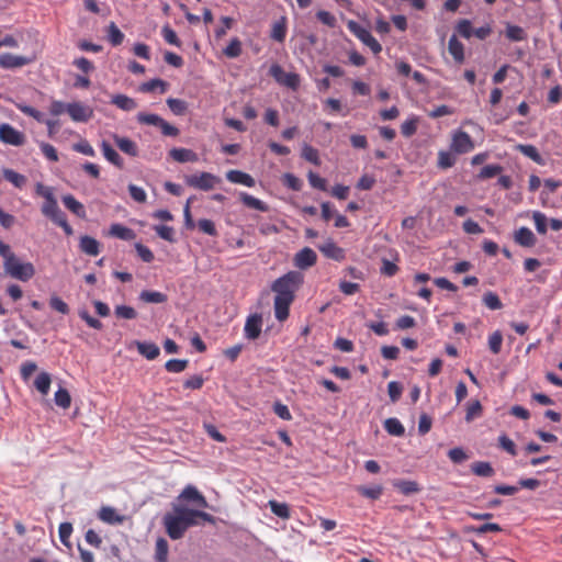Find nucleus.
Wrapping results in <instances>:
<instances>
[{"mask_svg":"<svg viewBox=\"0 0 562 562\" xmlns=\"http://www.w3.org/2000/svg\"><path fill=\"white\" fill-rule=\"evenodd\" d=\"M303 282L304 276L300 271L292 270L271 284V290L276 294L273 300L274 316L279 322H284L289 317L290 306Z\"/></svg>","mask_w":562,"mask_h":562,"instance_id":"f257e3e1","label":"nucleus"},{"mask_svg":"<svg viewBox=\"0 0 562 562\" xmlns=\"http://www.w3.org/2000/svg\"><path fill=\"white\" fill-rule=\"evenodd\" d=\"M199 519L210 524L215 521L214 517L209 513L191 509L178 504L173 505V513L165 515L164 525L167 535L172 540H178L184 536L188 528L200 525Z\"/></svg>","mask_w":562,"mask_h":562,"instance_id":"f03ea898","label":"nucleus"},{"mask_svg":"<svg viewBox=\"0 0 562 562\" xmlns=\"http://www.w3.org/2000/svg\"><path fill=\"white\" fill-rule=\"evenodd\" d=\"M0 256L3 258V266L12 278L20 281H29L35 274V268L31 262H20L16 256L11 251L9 245L0 240Z\"/></svg>","mask_w":562,"mask_h":562,"instance_id":"7ed1b4c3","label":"nucleus"},{"mask_svg":"<svg viewBox=\"0 0 562 562\" xmlns=\"http://www.w3.org/2000/svg\"><path fill=\"white\" fill-rule=\"evenodd\" d=\"M348 30L366 46H368L373 54L378 55L382 52L381 44L372 36L369 30L360 25L358 22L350 20L347 23Z\"/></svg>","mask_w":562,"mask_h":562,"instance_id":"20e7f679","label":"nucleus"},{"mask_svg":"<svg viewBox=\"0 0 562 562\" xmlns=\"http://www.w3.org/2000/svg\"><path fill=\"white\" fill-rule=\"evenodd\" d=\"M450 149L458 155L467 154L474 149V142L467 132L457 130L451 135Z\"/></svg>","mask_w":562,"mask_h":562,"instance_id":"39448f33","label":"nucleus"},{"mask_svg":"<svg viewBox=\"0 0 562 562\" xmlns=\"http://www.w3.org/2000/svg\"><path fill=\"white\" fill-rule=\"evenodd\" d=\"M220 181L218 177L205 171L186 177V183L189 187L203 191L212 190Z\"/></svg>","mask_w":562,"mask_h":562,"instance_id":"423d86ee","label":"nucleus"},{"mask_svg":"<svg viewBox=\"0 0 562 562\" xmlns=\"http://www.w3.org/2000/svg\"><path fill=\"white\" fill-rule=\"evenodd\" d=\"M0 142L12 146H22L25 135L8 123L0 124Z\"/></svg>","mask_w":562,"mask_h":562,"instance_id":"0eeeda50","label":"nucleus"},{"mask_svg":"<svg viewBox=\"0 0 562 562\" xmlns=\"http://www.w3.org/2000/svg\"><path fill=\"white\" fill-rule=\"evenodd\" d=\"M270 75L281 85L296 90L300 86V76L295 72H284L279 65H272Z\"/></svg>","mask_w":562,"mask_h":562,"instance_id":"6e6552de","label":"nucleus"},{"mask_svg":"<svg viewBox=\"0 0 562 562\" xmlns=\"http://www.w3.org/2000/svg\"><path fill=\"white\" fill-rule=\"evenodd\" d=\"M67 114L74 122L86 123L93 116V109L82 102L68 103Z\"/></svg>","mask_w":562,"mask_h":562,"instance_id":"1a4fd4ad","label":"nucleus"},{"mask_svg":"<svg viewBox=\"0 0 562 562\" xmlns=\"http://www.w3.org/2000/svg\"><path fill=\"white\" fill-rule=\"evenodd\" d=\"M316 261H317V255L310 247H304L303 249L297 251L293 258L294 266L301 270H306V269L315 266Z\"/></svg>","mask_w":562,"mask_h":562,"instance_id":"9d476101","label":"nucleus"},{"mask_svg":"<svg viewBox=\"0 0 562 562\" xmlns=\"http://www.w3.org/2000/svg\"><path fill=\"white\" fill-rule=\"evenodd\" d=\"M34 59L35 57L4 53L0 55V67L4 69L20 68L33 63Z\"/></svg>","mask_w":562,"mask_h":562,"instance_id":"9b49d317","label":"nucleus"},{"mask_svg":"<svg viewBox=\"0 0 562 562\" xmlns=\"http://www.w3.org/2000/svg\"><path fill=\"white\" fill-rule=\"evenodd\" d=\"M262 327V317L260 314H251L247 317L244 334L245 337L249 340L257 339L261 334Z\"/></svg>","mask_w":562,"mask_h":562,"instance_id":"f8f14e48","label":"nucleus"},{"mask_svg":"<svg viewBox=\"0 0 562 562\" xmlns=\"http://www.w3.org/2000/svg\"><path fill=\"white\" fill-rule=\"evenodd\" d=\"M178 501L191 502L202 508L209 506L206 498L193 485L186 486L178 496Z\"/></svg>","mask_w":562,"mask_h":562,"instance_id":"ddd939ff","label":"nucleus"},{"mask_svg":"<svg viewBox=\"0 0 562 562\" xmlns=\"http://www.w3.org/2000/svg\"><path fill=\"white\" fill-rule=\"evenodd\" d=\"M41 211L43 215L50 218L54 223L65 215V213L59 209L53 193H47Z\"/></svg>","mask_w":562,"mask_h":562,"instance_id":"4468645a","label":"nucleus"},{"mask_svg":"<svg viewBox=\"0 0 562 562\" xmlns=\"http://www.w3.org/2000/svg\"><path fill=\"white\" fill-rule=\"evenodd\" d=\"M318 249L325 257L335 261H342L346 258L345 250L330 239L321 245Z\"/></svg>","mask_w":562,"mask_h":562,"instance_id":"2eb2a0df","label":"nucleus"},{"mask_svg":"<svg viewBox=\"0 0 562 562\" xmlns=\"http://www.w3.org/2000/svg\"><path fill=\"white\" fill-rule=\"evenodd\" d=\"M113 140L115 145L119 147V149L122 150L124 154L131 157L138 156V147L134 140L127 137L119 136L117 134L113 135Z\"/></svg>","mask_w":562,"mask_h":562,"instance_id":"dca6fc26","label":"nucleus"},{"mask_svg":"<svg viewBox=\"0 0 562 562\" xmlns=\"http://www.w3.org/2000/svg\"><path fill=\"white\" fill-rule=\"evenodd\" d=\"M226 179L233 183H239L248 188H252L256 184L255 179L250 175L240 170L227 171Z\"/></svg>","mask_w":562,"mask_h":562,"instance_id":"f3484780","label":"nucleus"},{"mask_svg":"<svg viewBox=\"0 0 562 562\" xmlns=\"http://www.w3.org/2000/svg\"><path fill=\"white\" fill-rule=\"evenodd\" d=\"M80 250L89 256H98L100 254V243L88 235L81 236L79 243Z\"/></svg>","mask_w":562,"mask_h":562,"instance_id":"a211bd4d","label":"nucleus"},{"mask_svg":"<svg viewBox=\"0 0 562 562\" xmlns=\"http://www.w3.org/2000/svg\"><path fill=\"white\" fill-rule=\"evenodd\" d=\"M286 18L281 16L278 21L272 23L270 37L276 42L283 43L286 37Z\"/></svg>","mask_w":562,"mask_h":562,"instance_id":"6ab92c4d","label":"nucleus"},{"mask_svg":"<svg viewBox=\"0 0 562 562\" xmlns=\"http://www.w3.org/2000/svg\"><path fill=\"white\" fill-rule=\"evenodd\" d=\"M111 104L126 112L133 111L137 108V103L133 98L122 93L112 95Z\"/></svg>","mask_w":562,"mask_h":562,"instance_id":"aec40b11","label":"nucleus"},{"mask_svg":"<svg viewBox=\"0 0 562 562\" xmlns=\"http://www.w3.org/2000/svg\"><path fill=\"white\" fill-rule=\"evenodd\" d=\"M515 241L522 247L535 246L537 239L528 227H520L515 232Z\"/></svg>","mask_w":562,"mask_h":562,"instance_id":"412c9836","label":"nucleus"},{"mask_svg":"<svg viewBox=\"0 0 562 562\" xmlns=\"http://www.w3.org/2000/svg\"><path fill=\"white\" fill-rule=\"evenodd\" d=\"M138 352L148 360H154L160 355L159 347L154 342L136 341Z\"/></svg>","mask_w":562,"mask_h":562,"instance_id":"4be33fe9","label":"nucleus"},{"mask_svg":"<svg viewBox=\"0 0 562 562\" xmlns=\"http://www.w3.org/2000/svg\"><path fill=\"white\" fill-rule=\"evenodd\" d=\"M169 156L178 162H194L198 160V155L193 150L187 148H172L169 151Z\"/></svg>","mask_w":562,"mask_h":562,"instance_id":"5701e85b","label":"nucleus"},{"mask_svg":"<svg viewBox=\"0 0 562 562\" xmlns=\"http://www.w3.org/2000/svg\"><path fill=\"white\" fill-rule=\"evenodd\" d=\"M448 49L453 59L461 64L464 60V46L463 44L457 38L456 35H452L448 42Z\"/></svg>","mask_w":562,"mask_h":562,"instance_id":"b1692460","label":"nucleus"},{"mask_svg":"<svg viewBox=\"0 0 562 562\" xmlns=\"http://www.w3.org/2000/svg\"><path fill=\"white\" fill-rule=\"evenodd\" d=\"M392 485L404 495L415 494L420 490L417 482L409 480H394Z\"/></svg>","mask_w":562,"mask_h":562,"instance_id":"393cba45","label":"nucleus"},{"mask_svg":"<svg viewBox=\"0 0 562 562\" xmlns=\"http://www.w3.org/2000/svg\"><path fill=\"white\" fill-rule=\"evenodd\" d=\"M63 203L70 212H72L78 217H86L85 206L82 205V203L77 201L71 194L64 195Z\"/></svg>","mask_w":562,"mask_h":562,"instance_id":"a878e982","label":"nucleus"},{"mask_svg":"<svg viewBox=\"0 0 562 562\" xmlns=\"http://www.w3.org/2000/svg\"><path fill=\"white\" fill-rule=\"evenodd\" d=\"M101 149L104 158L108 161H110L117 168H123L124 162L122 157L112 148V146L108 142L103 140L101 143Z\"/></svg>","mask_w":562,"mask_h":562,"instance_id":"bb28decb","label":"nucleus"},{"mask_svg":"<svg viewBox=\"0 0 562 562\" xmlns=\"http://www.w3.org/2000/svg\"><path fill=\"white\" fill-rule=\"evenodd\" d=\"M239 199L244 203V205H246L249 209H254L260 212H267L269 210L268 205L265 202L246 192H240Z\"/></svg>","mask_w":562,"mask_h":562,"instance_id":"cd10ccee","label":"nucleus"},{"mask_svg":"<svg viewBox=\"0 0 562 562\" xmlns=\"http://www.w3.org/2000/svg\"><path fill=\"white\" fill-rule=\"evenodd\" d=\"M110 235L123 240H132L136 236L132 228L117 223L111 225Z\"/></svg>","mask_w":562,"mask_h":562,"instance_id":"c85d7f7f","label":"nucleus"},{"mask_svg":"<svg viewBox=\"0 0 562 562\" xmlns=\"http://www.w3.org/2000/svg\"><path fill=\"white\" fill-rule=\"evenodd\" d=\"M471 471L473 474L482 477H491L495 474V470L492 464L486 461H476L471 464Z\"/></svg>","mask_w":562,"mask_h":562,"instance_id":"c756f323","label":"nucleus"},{"mask_svg":"<svg viewBox=\"0 0 562 562\" xmlns=\"http://www.w3.org/2000/svg\"><path fill=\"white\" fill-rule=\"evenodd\" d=\"M99 518L102 521L111 525L121 524L123 521V518L120 515H117L116 510L108 506H104L100 509Z\"/></svg>","mask_w":562,"mask_h":562,"instance_id":"7c9ffc66","label":"nucleus"},{"mask_svg":"<svg viewBox=\"0 0 562 562\" xmlns=\"http://www.w3.org/2000/svg\"><path fill=\"white\" fill-rule=\"evenodd\" d=\"M516 149L532 161L542 164V157L536 146L530 144H519L516 146Z\"/></svg>","mask_w":562,"mask_h":562,"instance_id":"2f4dec72","label":"nucleus"},{"mask_svg":"<svg viewBox=\"0 0 562 562\" xmlns=\"http://www.w3.org/2000/svg\"><path fill=\"white\" fill-rule=\"evenodd\" d=\"M139 299L146 303L160 304V303H165L168 297L165 293L159 292V291L144 290L140 292Z\"/></svg>","mask_w":562,"mask_h":562,"instance_id":"473e14b6","label":"nucleus"},{"mask_svg":"<svg viewBox=\"0 0 562 562\" xmlns=\"http://www.w3.org/2000/svg\"><path fill=\"white\" fill-rule=\"evenodd\" d=\"M50 383L52 379L49 373L41 372L34 381V386L40 393L47 395L50 389Z\"/></svg>","mask_w":562,"mask_h":562,"instance_id":"72a5a7b5","label":"nucleus"},{"mask_svg":"<svg viewBox=\"0 0 562 562\" xmlns=\"http://www.w3.org/2000/svg\"><path fill=\"white\" fill-rule=\"evenodd\" d=\"M3 177L7 181L11 182L15 188H23L26 183L25 176L12 170V169H3Z\"/></svg>","mask_w":562,"mask_h":562,"instance_id":"f704fd0d","label":"nucleus"},{"mask_svg":"<svg viewBox=\"0 0 562 562\" xmlns=\"http://www.w3.org/2000/svg\"><path fill=\"white\" fill-rule=\"evenodd\" d=\"M384 429L387 434L396 437H402L405 434V428L397 418H387L384 422Z\"/></svg>","mask_w":562,"mask_h":562,"instance_id":"c9c22d12","label":"nucleus"},{"mask_svg":"<svg viewBox=\"0 0 562 562\" xmlns=\"http://www.w3.org/2000/svg\"><path fill=\"white\" fill-rule=\"evenodd\" d=\"M168 551L169 546L166 539L159 538L156 541L155 546V559L157 562H167L168 561Z\"/></svg>","mask_w":562,"mask_h":562,"instance_id":"e433bc0d","label":"nucleus"},{"mask_svg":"<svg viewBox=\"0 0 562 562\" xmlns=\"http://www.w3.org/2000/svg\"><path fill=\"white\" fill-rule=\"evenodd\" d=\"M357 492L363 497H367L370 499H378L381 497V495L383 493V487L381 485H374V486H370V487L360 485L357 487Z\"/></svg>","mask_w":562,"mask_h":562,"instance_id":"4c0bfd02","label":"nucleus"},{"mask_svg":"<svg viewBox=\"0 0 562 562\" xmlns=\"http://www.w3.org/2000/svg\"><path fill=\"white\" fill-rule=\"evenodd\" d=\"M506 37L513 42H521L527 38V33L518 25L508 24L506 27Z\"/></svg>","mask_w":562,"mask_h":562,"instance_id":"58836bf2","label":"nucleus"},{"mask_svg":"<svg viewBox=\"0 0 562 562\" xmlns=\"http://www.w3.org/2000/svg\"><path fill=\"white\" fill-rule=\"evenodd\" d=\"M482 301L484 305L492 311L501 310L503 307L499 296L492 291L486 292L483 295Z\"/></svg>","mask_w":562,"mask_h":562,"instance_id":"ea45409f","label":"nucleus"},{"mask_svg":"<svg viewBox=\"0 0 562 562\" xmlns=\"http://www.w3.org/2000/svg\"><path fill=\"white\" fill-rule=\"evenodd\" d=\"M54 400H55V403L57 406L64 408V409H67L70 407L71 405V397H70V394L69 392L64 389V387H60L56 391L55 393V396H54Z\"/></svg>","mask_w":562,"mask_h":562,"instance_id":"a19ab883","label":"nucleus"},{"mask_svg":"<svg viewBox=\"0 0 562 562\" xmlns=\"http://www.w3.org/2000/svg\"><path fill=\"white\" fill-rule=\"evenodd\" d=\"M302 157L307 160L308 162L315 165V166H319L321 165V159H319V155H318V150L314 147H312L311 145L308 144H304L303 147H302Z\"/></svg>","mask_w":562,"mask_h":562,"instance_id":"79ce46f5","label":"nucleus"},{"mask_svg":"<svg viewBox=\"0 0 562 562\" xmlns=\"http://www.w3.org/2000/svg\"><path fill=\"white\" fill-rule=\"evenodd\" d=\"M269 507L276 516L282 519L290 518V508L288 504L279 503L277 501H269Z\"/></svg>","mask_w":562,"mask_h":562,"instance_id":"37998d69","label":"nucleus"},{"mask_svg":"<svg viewBox=\"0 0 562 562\" xmlns=\"http://www.w3.org/2000/svg\"><path fill=\"white\" fill-rule=\"evenodd\" d=\"M167 87H168V83L166 81H164L161 79H151L147 82H144L140 86V90L143 92H153L159 88L160 92L164 93V92H166Z\"/></svg>","mask_w":562,"mask_h":562,"instance_id":"c03bdc74","label":"nucleus"},{"mask_svg":"<svg viewBox=\"0 0 562 562\" xmlns=\"http://www.w3.org/2000/svg\"><path fill=\"white\" fill-rule=\"evenodd\" d=\"M503 167L501 165H487L481 169L477 178L481 180L491 179L501 175Z\"/></svg>","mask_w":562,"mask_h":562,"instance_id":"a18cd8bd","label":"nucleus"},{"mask_svg":"<svg viewBox=\"0 0 562 562\" xmlns=\"http://www.w3.org/2000/svg\"><path fill=\"white\" fill-rule=\"evenodd\" d=\"M108 38L113 46L121 45L124 40V34L114 22L109 25Z\"/></svg>","mask_w":562,"mask_h":562,"instance_id":"49530a36","label":"nucleus"},{"mask_svg":"<svg viewBox=\"0 0 562 562\" xmlns=\"http://www.w3.org/2000/svg\"><path fill=\"white\" fill-rule=\"evenodd\" d=\"M189 361L186 359H170L166 362L165 368L168 372L180 373L188 367Z\"/></svg>","mask_w":562,"mask_h":562,"instance_id":"de8ad7c7","label":"nucleus"},{"mask_svg":"<svg viewBox=\"0 0 562 562\" xmlns=\"http://www.w3.org/2000/svg\"><path fill=\"white\" fill-rule=\"evenodd\" d=\"M154 231L164 240H167L169 243L176 241L175 229L171 226L156 225V226H154Z\"/></svg>","mask_w":562,"mask_h":562,"instance_id":"09e8293b","label":"nucleus"},{"mask_svg":"<svg viewBox=\"0 0 562 562\" xmlns=\"http://www.w3.org/2000/svg\"><path fill=\"white\" fill-rule=\"evenodd\" d=\"M241 54V42L235 37L224 49V55L228 58H236Z\"/></svg>","mask_w":562,"mask_h":562,"instance_id":"8fccbe9b","label":"nucleus"},{"mask_svg":"<svg viewBox=\"0 0 562 562\" xmlns=\"http://www.w3.org/2000/svg\"><path fill=\"white\" fill-rule=\"evenodd\" d=\"M418 119L416 116L404 121L401 125V133L405 137L413 136L417 131Z\"/></svg>","mask_w":562,"mask_h":562,"instance_id":"3c124183","label":"nucleus"},{"mask_svg":"<svg viewBox=\"0 0 562 562\" xmlns=\"http://www.w3.org/2000/svg\"><path fill=\"white\" fill-rule=\"evenodd\" d=\"M503 335L499 330L494 331L488 337V348L494 355H498L502 349Z\"/></svg>","mask_w":562,"mask_h":562,"instance_id":"603ef678","label":"nucleus"},{"mask_svg":"<svg viewBox=\"0 0 562 562\" xmlns=\"http://www.w3.org/2000/svg\"><path fill=\"white\" fill-rule=\"evenodd\" d=\"M482 414V405L480 401L475 400L467 405V414H465V420L471 422L474 418H477Z\"/></svg>","mask_w":562,"mask_h":562,"instance_id":"864d4df0","label":"nucleus"},{"mask_svg":"<svg viewBox=\"0 0 562 562\" xmlns=\"http://www.w3.org/2000/svg\"><path fill=\"white\" fill-rule=\"evenodd\" d=\"M137 121L140 124L154 125V126L159 127L160 123L162 122V117H160L157 114L140 112V113L137 114Z\"/></svg>","mask_w":562,"mask_h":562,"instance_id":"5fc2aeb1","label":"nucleus"},{"mask_svg":"<svg viewBox=\"0 0 562 562\" xmlns=\"http://www.w3.org/2000/svg\"><path fill=\"white\" fill-rule=\"evenodd\" d=\"M49 306L52 310H54L63 315H67L70 311L68 304L57 295L50 296Z\"/></svg>","mask_w":562,"mask_h":562,"instance_id":"6e6d98bb","label":"nucleus"},{"mask_svg":"<svg viewBox=\"0 0 562 562\" xmlns=\"http://www.w3.org/2000/svg\"><path fill=\"white\" fill-rule=\"evenodd\" d=\"M115 316L123 319H134L137 316V312L127 305H117L114 310Z\"/></svg>","mask_w":562,"mask_h":562,"instance_id":"4d7b16f0","label":"nucleus"},{"mask_svg":"<svg viewBox=\"0 0 562 562\" xmlns=\"http://www.w3.org/2000/svg\"><path fill=\"white\" fill-rule=\"evenodd\" d=\"M16 108L25 115H29L36 120L40 123L44 122V115L41 111L36 110L33 106L26 105V104H16Z\"/></svg>","mask_w":562,"mask_h":562,"instance_id":"13d9d810","label":"nucleus"},{"mask_svg":"<svg viewBox=\"0 0 562 562\" xmlns=\"http://www.w3.org/2000/svg\"><path fill=\"white\" fill-rule=\"evenodd\" d=\"M456 164V158L451 153L440 150L438 153V166L442 169L451 168Z\"/></svg>","mask_w":562,"mask_h":562,"instance_id":"bf43d9fd","label":"nucleus"},{"mask_svg":"<svg viewBox=\"0 0 562 562\" xmlns=\"http://www.w3.org/2000/svg\"><path fill=\"white\" fill-rule=\"evenodd\" d=\"M498 446L501 449L505 450L513 457L517 454L515 442L506 435H502L498 437Z\"/></svg>","mask_w":562,"mask_h":562,"instance_id":"052dcab7","label":"nucleus"},{"mask_svg":"<svg viewBox=\"0 0 562 562\" xmlns=\"http://www.w3.org/2000/svg\"><path fill=\"white\" fill-rule=\"evenodd\" d=\"M317 20L328 27H335L337 25V19L334 14L328 11L319 10L316 12Z\"/></svg>","mask_w":562,"mask_h":562,"instance_id":"680f3d73","label":"nucleus"},{"mask_svg":"<svg viewBox=\"0 0 562 562\" xmlns=\"http://www.w3.org/2000/svg\"><path fill=\"white\" fill-rule=\"evenodd\" d=\"M532 220L535 222L537 232L541 235H544L547 233V216L539 211H535L532 214Z\"/></svg>","mask_w":562,"mask_h":562,"instance_id":"e2e57ef3","label":"nucleus"},{"mask_svg":"<svg viewBox=\"0 0 562 562\" xmlns=\"http://www.w3.org/2000/svg\"><path fill=\"white\" fill-rule=\"evenodd\" d=\"M72 533V525L70 522H61L58 527V535L60 542L65 546H69V538Z\"/></svg>","mask_w":562,"mask_h":562,"instance_id":"0e129e2a","label":"nucleus"},{"mask_svg":"<svg viewBox=\"0 0 562 562\" xmlns=\"http://www.w3.org/2000/svg\"><path fill=\"white\" fill-rule=\"evenodd\" d=\"M198 227L202 233H204L206 235L217 236V231H216L215 224L211 220H207V218L199 220Z\"/></svg>","mask_w":562,"mask_h":562,"instance_id":"69168bd1","label":"nucleus"},{"mask_svg":"<svg viewBox=\"0 0 562 562\" xmlns=\"http://www.w3.org/2000/svg\"><path fill=\"white\" fill-rule=\"evenodd\" d=\"M457 32L464 38H470L473 35L472 24L469 20H460L457 24Z\"/></svg>","mask_w":562,"mask_h":562,"instance_id":"338daca9","label":"nucleus"},{"mask_svg":"<svg viewBox=\"0 0 562 562\" xmlns=\"http://www.w3.org/2000/svg\"><path fill=\"white\" fill-rule=\"evenodd\" d=\"M161 34H162L164 40L168 44L175 45V46H178V47L181 45V42L178 38L177 33L170 26H168V25L164 26L162 31H161Z\"/></svg>","mask_w":562,"mask_h":562,"instance_id":"774afa93","label":"nucleus"}]
</instances>
